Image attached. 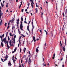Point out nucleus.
I'll list each match as a JSON object with an SVG mask.
<instances>
[{"label": "nucleus", "mask_w": 67, "mask_h": 67, "mask_svg": "<svg viewBox=\"0 0 67 67\" xmlns=\"http://www.w3.org/2000/svg\"><path fill=\"white\" fill-rule=\"evenodd\" d=\"M1 45L2 47H3L4 46V44L3 43V42H1Z\"/></svg>", "instance_id": "obj_5"}, {"label": "nucleus", "mask_w": 67, "mask_h": 67, "mask_svg": "<svg viewBox=\"0 0 67 67\" xmlns=\"http://www.w3.org/2000/svg\"><path fill=\"white\" fill-rule=\"evenodd\" d=\"M33 19L32 21V23H31L32 24H32H33Z\"/></svg>", "instance_id": "obj_50"}, {"label": "nucleus", "mask_w": 67, "mask_h": 67, "mask_svg": "<svg viewBox=\"0 0 67 67\" xmlns=\"http://www.w3.org/2000/svg\"><path fill=\"white\" fill-rule=\"evenodd\" d=\"M53 57H55V54H53Z\"/></svg>", "instance_id": "obj_51"}, {"label": "nucleus", "mask_w": 67, "mask_h": 67, "mask_svg": "<svg viewBox=\"0 0 67 67\" xmlns=\"http://www.w3.org/2000/svg\"><path fill=\"white\" fill-rule=\"evenodd\" d=\"M1 5L2 7H4V5L3 4L2 2L1 3Z\"/></svg>", "instance_id": "obj_16"}, {"label": "nucleus", "mask_w": 67, "mask_h": 67, "mask_svg": "<svg viewBox=\"0 0 67 67\" xmlns=\"http://www.w3.org/2000/svg\"><path fill=\"white\" fill-rule=\"evenodd\" d=\"M24 64L23 63V64H22V66L23 67H24V65H23Z\"/></svg>", "instance_id": "obj_58"}, {"label": "nucleus", "mask_w": 67, "mask_h": 67, "mask_svg": "<svg viewBox=\"0 0 67 67\" xmlns=\"http://www.w3.org/2000/svg\"><path fill=\"white\" fill-rule=\"evenodd\" d=\"M24 53H25V51H26V48H24Z\"/></svg>", "instance_id": "obj_15"}, {"label": "nucleus", "mask_w": 67, "mask_h": 67, "mask_svg": "<svg viewBox=\"0 0 67 67\" xmlns=\"http://www.w3.org/2000/svg\"><path fill=\"white\" fill-rule=\"evenodd\" d=\"M65 45H66V40L65 38Z\"/></svg>", "instance_id": "obj_34"}, {"label": "nucleus", "mask_w": 67, "mask_h": 67, "mask_svg": "<svg viewBox=\"0 0 67 67\" xmlns=\"http://www.w3.org/2000/svg\"><path fill=\"white\" fill-rule=\"evenodd\" d=\"M14 21V18L12 19V22H13Z\"/></svg>", "instance_id": "obj_14"}, {"label": "nucleus", "mask_w": 67, "mask_h": 67, "mask_svg": "<svg viewBox=\"0 0 67 67\" xmlns=\"http://www.w3.org/2000/svg\"><path fill=\"white\" fill-rule=\"evenodd\" d=\"M24 22L25 23H26V24H27V23L26 21H25Z\"/></svg>", "instance_id": "obj_53"}, {"label": "nucleus", "mask_w": 67, "mask_h": 67, "mask_svg": "<svg viewBox=\"0 0 67 67\" xmlns=\"http://www.w3.org/2000/svg\"><path fill=\"white\" fill-rule=\"evenodd\" d=\"M33 39L34 41V42H36V40H35V36H34L33 37Z\"/></svg>", "instance_id": "obj_7"}, {"label": "nucleus", "mask_w": 67, "mask_h": 67, "mask_svg": "<svg viewBox=\"0 0 67 67\" xmlns=\"http://www.w3.org/2000/svg\"><path fill=\"white\" fill-rule=\"evenodd\" d=\"M12 60H14V58L13 57H12Z\"/></svg>", "instance_id": "obj_40"}, {"label": "nucleus", "mask_w": 67, "mask_h": 67, "mask_svg": "<svg viewBox=\"0 0 67 67\" xmlns=\"http://www.w3.org/2000/svg\"><path fill=\"white\" fill-rule=\"evenodd\" d=\"M1 60H2V61L3 62H4V61H3V59L2 58L1 59Z\"/></svg>", "instance_id": "obj_38"}, {"label": "nucleus", "mask_w": 67, "mask_h": 67, "mask_svg": "<svg viewBox=\"0 0 67 67\" xmlns=\"http://www.w3.org/2000/svg\"><path fill=\"white\" fill-rule=\"evenodd\" d=\"M31 7H32V8H34V6H33V5L32 4V3H31Z\"/></svg>", "instance_id": "obj_17"}, {"label": "nucleus", "mask_w": 67, "mask_h": 67, "mask_svg": "<svg viewBox=\"0 0 67 67\" xmlns=\"http://www.w3.org/2000/svg\"><path fill=\"white\" fill-rule=\"evenodd\" d=\"M62 67H65V65H62Z\"/></svg>", "instance_id": "obj_49"}, {"label": "nucleus", "mask_w": 67, "mask_h": 67, "mask_svg": "<svg viewBox=\"0 0 67 67\" xmlns=\"http://www.w3.org/2000/svg\"><path fill=\"white\" fill-rule=\"evenodd\" d=\"M18 32H19V34H21V32L20 31V30H19V29H18Z\"/></svg>", "instance_id": "obj_25"}, {"label": "nucleus", "mask_w": 67, "mask_h": 67, "mask_svg": "<svg viewBox=\"0 0 67 67\" xmlns=\"http://www.w3.org/2000/svg\"><path fill=\"white\" fill-rule=\"evenodd\" d=\"M29 54H30V55H31V53H30V51H29Z\"/></svg>", "instance_id": "obj_63"}, {"label": "nucleus", "mask_w": 67, "mask_h": 67, "mask_svg": "<svg viewBox=\"0 0 67 67\" xmlns=\"http://www.w3.org/2000/svg\"><path fill=\"white\" fill-rule=\"evenodd\" d=\"M8 34V32H7L6 33V37H7V35Z\"/></svg>", "instance_id": "obj_35"}, {"label": "nucleus", "mask_w": 67, "mask_h": 67, "mask_svg": "<svg viewBox=\"0 0 67 67\" xmlns=\"http://www.w3.org/2000/svg\"><path fill=\"white\" fill-rule=\"evenodd\" d=\"M2 37H4V34L2 35Z\"/></svg>", "instance_id": "obj_29"}, {"label": "nucleus", "mask_w": 67, "mask_h": 67, "mask_svg": "<svg viewBox=\"0 0 67 67\" xmlns=\"http://www.w3.org/2000/svg\"><path fill=\"white\" fill-rule=\"evenodd\" d=\"M5 26H7V23H5Z\"/></svg>", "instance_id": "obj_57"}, {"label": "nucleus", "mask_w": 67, "mask_h": 67, "mask_svg": "<svg viewBox=\"0 0 67 67\" xmlns=\"http://www.w3.org/2000/svg\"><path fill=\"white\" fill-rule=\"evenodd\" d=\"M5 2V1H3V3L4 4V2Z\"/></svg>", "instance_id": "obj_56"}, {"label": "nucleus", "mask_w": 67, "mask_h": 67, "mask_svg": "<svg viewBox=\"0 0 67 67\" xmlns=\"http://www.w3.org/2000/svg\"><path fill=\"white\" fill-rule=\"evenodd\" d=\"M63 50V51H64V52H65V48L64 47H63L62 48Z\"/></svg>", "instance_id": "obj_13"}, {"label": "nucleus", "mask_w": 67, "mask_h": 67, "mask_svg": "<svg viewBox=\"0 0 67 67\" xmlns=\"http://www.w3.org/2000/svg\"><path fill=\"white\" fill-rule=\"evenodd\" d=\"M8 65H9V66H11L12 64H11V62H9L8 63Z\"/></svg>", "instance_id": "obj_10"}, {"label": "nucleus", "mask_w": 67, "mask_h": 67, "mask_svg": "<svg viewBox=\"0 0 67 67\" xmlns=\"http://www.w3.org/2000/svg\"><path fill=\"white\" fill-rule=\"evenodd\" d=\"M7 60V59L6 58H5V59L4 60V62H5V61H6Z\"/></svg>", "instance_id": "obj_36"}, {"label": "nucleus", "mask_w": 67, "mask_h": 67, "mask_svg": "<svg viewBox=\"0 0 67 67\" xmlns=\"http://www.w3.org/2000/svg\"><path fill=\"white\" fill-rule=\"evenodd\" d=\"M20 40H19V44L20 45H21V41H20Z\"/></svg>", "instance_id": "obj_19"}, {"label": "nucleus", "mask_w": 67, "mask_h": 67, "mask_svg": "<svg viewBox=\"0 0 67 67\" xmlns=\"http://www.w3.org/2000/svg\"><path fill=\"white\" fill-rule=\"evenodd\" d=\"M21 21H23V18H22V17H21Z\"/></svg>", "instance_id": "obj_28"}, {"label": "nucleus", "mask_w": 67, "mask_h": 67, "mask_svg": "<svg viewBox=\"0 0 67 67\" xmlns=\"http://www.w3.org/2000/svg\"><path fill=\"white\" fill-rule=\"evenodd\" d=\"M29 26H27V29L28 30L29 32H30V30H29Z\"/></svg>", "instance_id": "obj_20"}, {"label": "nucleus", "mask_w": 67, "mask_h": 67, "mask_svg": "<svg viewBox=\"0 0 67 67\" xmlns=\"http://www.w3.org/2000/svg\"><path fill=\"white\" fill-rule=\"evenodd\" d=\"M32 34H33V30H34V25L33 24H32Z\"/></svg>", "instance_id": "obj_2"}, {"label": "nucleus", "mask_w": 67, "mask_h": 67, "mask_svg": "<svg viewBox=\"0 0 67 67\" xmlns=\"http://www.w3.org/2000/svg\"><path fill=\"white\" fill-rule=\"evenodd\" d=\"M12 43H13L14 44H15V39H14L13 41H12Z\"/></svg>", "instance_id": "obj_8"}, {"label": "nucleus", "mask_w": 67, "mask_h": 67, "mask_svg": "<svg viewBox=\"0 0 67 67\" xmlns=\"http://www.w3.org/2000/svg\"><path fill=\"white\" fill-rule=\"evenodd\" d=\"M43 13H44V12H42L41 13V17H42L43 16Z\"/></svg>", "instance_id": "obj_11"}, {"label": "nucleus", "mask_w": 67, "mask_h": 67, "mask_svg": "<svg viewBox=\"0 0 67 67\" xmlns=\"http://www.w3.org/2000/svg\"><path fill=\"white\" fill-rule=\"evenodd\" d=\"M35 10L36 11V12L37 13V12H38V10L37 9V8H36Z\"/></svg>", "instance_id": "obj_24"}, {"label": "nucleus", "mask_w": 67, "mask_h": 67, "mask_svg": "<svg viewBox=\"0 0 67 67\" xmlns=\"http://www.w3.org/2000/svg\"><path fill=\"white\" fill-rule=\"evenodd\" d=\"M38 51H39V50H38V49L36 48V52H37V53H38Z\"/></svg>", "instance_id": "obj_9"}, {"label": "nucleus", "mask_w": 67, "mask_h": 67, "mask_svg": "<svg viewBox=\"0 0 67 67\" xmlns=\"http://www.w3.org/2000/svg\"><path fill=\"white\" fill-rule=\"evenodd\" d=\"M19 19L18 18L17 20V26H18L19 25Z\"/></svg>", "instance_id": "obj_3"}, {"label": "nucleus", "mask_w": 67, "mask_h": 67, "mask_svg": "<svg viewBox=\"0 0 67 67\" xmlns=\"http://www.w3.org/2000/svg\"><path fill=\"white\" fill-rule=\"evenodd\" d=\"M21 49H21V48H20V53H21Z\"/></svg>", "instance_id": "obj_41"}, {"label": "nucleus", "mask_w": 67, "mask_h": 67, "mask_svg": "<svg viewBox=\"0 0 67 67\" xmlns=\"http://www.w3.org/2000/svg\"><path fill=\"white\" fill-rule=\"evenodd\" d=\"M0 16H2V13H0Z\"/></svg>", "instance_id": "obj_55"}, {"label": "nucleus", "mask_w": 67, "mask_h": 67, "mask_svg": "<svg viewBox=\"0 0 67 67\" xmlns=\"http://www.w3.org/2000/svg\"><path fill=\"white\" fill-rule=\"evenodd\" d=\"M63 17H64L65 16V14H64V13H63L62 14Z\"/></svg>", "instance_id": "obj_23"}, {"label": "nucleus", "mask_w": 67, "mask_h": 67, "mask_svg": "<svg viewBox=\"0 0 67 67\" xmlns=\"http://www.w3.org/2000/svg\"><path fill=\"white\" fill-rule=\"evenodd\" d=\"M10 40V38H9V36H8V41H9Z\"/></svg>", "instance_id": "obj_31"}, {"label": "nucleus", "mask_w": 67, "mask_h": 67, "mask_svg": "<svg viewBox=\"0 0 67 67\" xmlns=\"http://www.w3.org/2000/svg\"><path fill=\"white\" fill-rule=\"evenodd\" d=\"M21 35H22V36H23V37H25V36L23 35V34H21Z\"/></svg>", "instance_id": "obj_22"}, {"label": "nucleus", "mask_w": 67, "mask_h": 67, "mask_svg": "<svg viewBox=\"0 0 67 67\" xmlns=\"http://www.w3.org/2000/svg\"><path fill=\"white\" fill-rule=\"evenodd\" d=\"M10 36H12V35H11V32H10L9 33Z\"/></svg>", "instance_id": "obj_44"}, {"label": "nucleus", "mask_w": 67, "mask_h": 67, "mask_svg": "<svg viewBox=\"0 0 67 67\" xmlns=\"http://www.w3.org/2000/svg\"><path fill=\"white\" fill-rule=\"evenodd\" d=\"M9 43H10V45H11V43H12L11 40L10 41Z\"/></svg>", "instance_id": "obj_27"}, {"label": "nucleus", "mask_w": 67, "mask_h": 67, "mask_svg": "<svg viewBox=\"0 0 67 67\" xmlns=\"http://www.w3.org/2000/svg\"><path fill=\"white\" fill-rule=\"evenodd\" d=\"M30 5V3H29L28 4V6H29Z\"/></svg>", "instance_id": "obj_54"}, {"label": "nucleus", "mask_w": 67, "mask_h": 67, "mask_svg": "<svg viewBox=\"0 0 67 67\" xmlns=\"http://www.w3.org/2000/svg\"><path fill=\"white\" fill-rule=\"evenodd\" d=\"M16 35H15L14 36V39H15V38H16Z\"/></svg>", "instance_id": "obj_37"}, {"label": "nucleus", "mask_w": 67, "mask_h": 67, "mask_svg": "<svg viewBox=\"0 0 67 67\" xmlns=\"http://www.w3.org/2000/svg\"><path fill=\"white\" fill-rule=\"evenodd\" d=\"M36 7H38V5H37V3H36Z\"/></svg>", "instance_id": "obj_39"}, {"label": "nucleus", "mask_w": 67, "mask_h": 67, "mask_svg": "<svg viewBox=\"0 0 67 67\" xmlns=\"http://www.w3.org/2000/svg\"><path fill=\"white\" fill-rule=\"evenodd\" d=\"M8 3H7L6 4V7L7 8H8Z\"/></svg>", "instance_id": "obj_32"}, {"label": "nucleus", "mask_w": 67, "mask_h": 67, "mask_svg": "<svg viewBox=\"0 0 67 67\" xmlns=\"http://www.w3.org/2000/svg\"><path fill=\"white\" fill-rule=\"evenodd\" d=\"M20 30H21V31H24L23 29H22V28H23L22 21H21L20 25Z\"/></svg>", "instance_id": "obj_1"}, {"label": "nucleus", "mask_w": 67, "mask_h": 67, "mask_svg": "<svg viewBox=\"0 0 67 67\" xmlns=\"http://www.w3.org/2000/svg\"><path fill=\"white\" fill-rule=\"evenodd\" d=\"M48 19L47 18V20H46V24H47V23H48Z\"/></svg>", "instance_id": "obj_18"}, {"label": "nucleus", "mask_w": 67, "mask_h": 67, "mask_svg": "<svg viewBox=\"0 0 67 67\" xmlns=\"http://www.w3.org/2000/svg\"><path fill=\"white\" fill-rule=\"evenodd\" d=\"M13 62L14 63H15V60H13Z\"/></svg>", "instance_id": "obj_52"}, {"label": "nucleus", "mask_w": 67, "mask_h": 67, "mask_svg": "<svg viewBox=\"0 0 67 67\" xmlns=\"http://www.w3.org/2000/svg\"><path fill=\"white\" fill-rule=\"evenodd\" d=\"M8 55H6L5 56V58H7V59L8 58Z\"/></svg>", "instance_id": "obj_43"}, {"label": "nucleus", "mask_w": 67, "mask_h": 67, "mask_svg": "<svg viewBox=\"0 0 67 67\" xmlns=\"http://www.w3.org/2000/svg\"><path fill=\"white\" fill-rule=\"evenodd\" d=\"M32 3L33 4H34V1H32Z\"/></svg>", "instance_id": "obj_61"}, {"label": "nucleus", "mask_w": 67, "mask_h": 67, "mask_svg": "<svg viewBox=\"0 0 67 67\" xmlns=\"http://www.w3.org/2000/svg\"><path fill=\"white\" fill-rule=\"evenodd\" d=\"M23 11H24V9H22L21 10L22 12H23Z\"/></svg>", "instance_id": "obj_47"}, {"label": "nucleus", "mask_w": 67, "mask_h": 67, "mask_svg": "<svg viewBox=\"0 0 67 67\" xmlns=\"http://www.w3.org/2000/svg\"><path fill=\"white\" fill-rule=\"evenodd\" d=\"M0 37L1 38V41L2 42V43H3V40L2 39V36L1 35L0 36Z\"/></svg>", "instance_id": "obj_6"}, {"label": "nucleus", "mask_w": 67, "mask_h": 67, "mask_svg": "<svg viewBox=\"0 0 67 67\" xmlns=\"http://www.w3.org/2000/svg\"><path fill=\"white\" fill-rule=\"evenodd\" d=\"M7 40H6V38H4L3 39V41L4 42V41H6Z\"/></svg>", "instance_id": "obj_21"}, {"label": "nucleus", "mask_w": 67, "mask_h": 67, "mask_svg": "<svg viewBox=\"0 0 67 67\" xmlns=\"http://www.w3.org/2000/svg\"><path fill=\"white\" fill-rule=\"evenodd\" d=\"M62 50H61L60 52V53H59V54L60 55V54H61V53H62Z\"/></svg>", "instance_id": "obj_30"}, {"label": "nucleus", "mask_w": 67, "mask_h": 67, "mask_svg": "<svg viewBox=\"0 0 67 67\" xmlns=\"http://www.w3.org/2000/svg\"><path fill=\"white\" fill-rule=\"evenodd\" d=\"M47 48V46H44V49H46Z\"/></svg>", "instance_id": "obj_26"}, {"label": "nucleus", "mask_w": 67, "mask_h": 67, "mask_svg": "<svg viewBox=\"0 0 67 67\" xmlns=\"http://www.w3.org/2000/svg\"><path fill=\"white\" fill-rule=\"evenodd\" d=\"M30 23V22H29L28 23V25L27 26H30V25H29V24Z\"/></svg>", "instance_id": "obj_33"}, {"label": "nucleus", "mask_w": 67, "mask_h": 67, "mask_svg": "<svg viewBox=\"0 0 67 67\" xmlns=\"http://www.w3.org/2000/svg\"><path fill=\"white\" fill-rule=\"evenodd\" d=\"M15 50H16V49H17V48H16V47H15Z\"/></svg>", "instance_id": "obj_60"}, {"label": "nucleus", "mask_w": 67, "mask_h": 67, "mask_svg": "<svg viewBox=\"0 0 67 67\" xmlns=\"http://www.w3.org/2000/svg\"><path fill=\"white\" fill-rule=\"evenodd\" d=\"M28 63L29 64H31V60L30 57L29 58V60H28Z\"/></svg>", "instance_id": "obj_4"}, {"label": "nucleus", "mask_w": 67, "mask_h": 67, "mask_svg": "<svg viewBox=\"0 0 67 67\" xmlns=\"http://www.w3.org/2000/svg\"><path fill=\"white\" fill-rule=\"evenodd\" d=\"M8 25L9 26V25H10V23H8Z\"/></svg>", "instance_id": "obj_59"}, {"label": "nucleus", "mask_w": 67, "mask_h": 67, "mask_svg": "<svg viewBox=\"0 0 67 67\" xmlns=\"http://www.w3.org/2000/svg\"><path fill=\"white\" fill-rule=\"evenodd\" d=\"M10 27V26H8L7 27V29H9V27Z\"/></svg>", "instance_id": "obj_48"}, {"label": "nucleus", "mask_w": 67, "mask_h": 67, "mask_svg": "<svg viewBox=\"0 0 67 67\" xmlns=\"http://www.w3.org/2000/svg\"><path fill=\"white\" fill-rule=\"evenodd\" d=\"M39 32H40V33H42V31L41 30H39Z\"/></svg>", "instance_id": "obj_62"}, {"label": "nucleus", "mask_w": 67, "mask_h": 67, "mask_svg": "<svg viewBox=\"0 0 67 67\" xmlns=\"http://www.w3.org/2000/svg\"><path fill=\"white\" fill-rule=\"evenodd\" d=\"M2 25V20H1V22H0V25Z\"/></svg>", "instance_id": "obj_12"}, {"label": "nucleus", "mask_w": 67, "mask_h": 67, "mask_svg": "<svg viewBox=\"0 0 67 67\" xmlns=\"http://www.w3.org/2000/svg\"><path fill=\"white\" fill-rule=\"evenodd\" d=\"M25 11L26 12V11H27V9H26L25 10Z\"/></svg>", "instance_id": "obj_64"}, {"label": "nucleus", "mask_w": 67, "mask_h": 67, "mask_svg": "<svg viewBox=\"0 0 67 67\" xmlns=\"http://www.w3.org/2000/svg\"><path fill=\"white\" fill-rule=\"evenodd\" d=\"M21 5H22L20 4V6L19 7V9H20V7H21Z\"/></svg>", "instance_id": "obj_42"}, {"label": "nucleus", "mask_w": 67, "mask_h": 67, "mask_svg": "<svg viewBox=\"0 0 67 67\" xmlns=\"http://www.w3.org/2000/svg\"><path fill=\"white\" fill-rule=\"evenodd\" d=\"M24 42H25V41H23V43L24 45Z\"/></svg>", "instance_id": "obj_46"}, {"label": "nucleus", "mask_w": 67, "mask_h": 67, "mask_svg": "<svg viewBox=\"0 0 67 67\" xmlns=\"http://www.w3.org/2000/svg\"><path fill=\"white\" fill-rule=\"evenodd\" d=\"M60 44L61 46H62V43L61 42V41H60Z\"/></svg>", "instance_id": "obj_45"}]
</instances>
